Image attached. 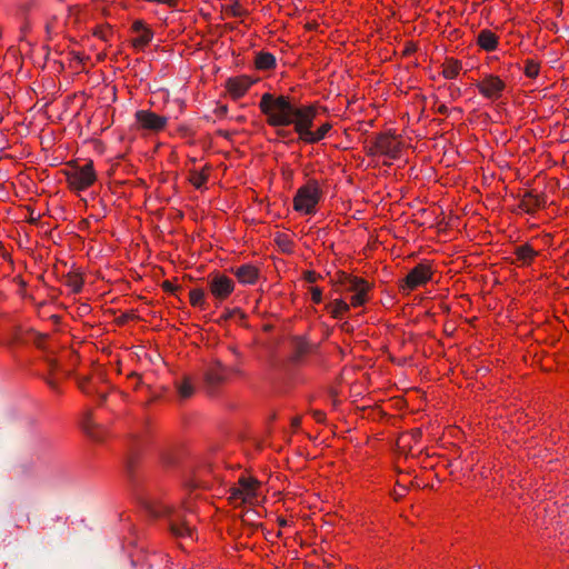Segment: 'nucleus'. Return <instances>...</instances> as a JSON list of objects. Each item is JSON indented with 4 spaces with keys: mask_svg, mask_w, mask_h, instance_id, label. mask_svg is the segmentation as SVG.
<instances>
[{
    "mask_svg": "<svg viewBox=\"0 0 569 569\" xmlns=\"http://www.w3.org/2000/svg\"><path fill=\"white\" fill-rule=\"evenodd\" d=\"M397 493H398V495L396 496V499H398L399 497H401V496H402V493H400V490H397Z\"/></svg>",
    "mask_w": 569,
    "mask_h": 569,
    "instance_id": "nucleus-48",
    "label": "nucleus"
},
{
    "mask_svg": "<svg viewBox=\"0 0 569 569\" xmlns=\"http://www.w3.org/2000/svg\"><path fill=\"white\" fill-rule=\"evenodd\" d=\"M438 112L441 113V114H446L448 112V108L447 106L445 104H441L439 108H438Z\"/></svg>",
    "mask_w": 569,
    "mask_h": 569,
    "instance_id": "nucleus-39",
    "label": "nucleus"
},
{
    "mask_svg": "<svg viewBox=\"0 0 569 569\" xmlns=\"http://www.w3.org/2000/svg\"><path fill=\"white\" fill-rule=\"evenodd\" d=\"M131 29L134 33H137V37L131 41L132 46L137 49L144 48L153 38L152 30L149 29L141 20H136L132 23Z\"/></svg>",
    "mask_w": 569,
    "mask_h": 569,
    "instance_id": "nucleus-12",
    "label": "nucleus"
},
{
    "mask_svg": "<svg viewBox=\"0 0 569 569\" xmlns=\"http://www.w3.org/2000/svg\"><path fill=\"white\" fill-rule=\"evenodd\" d=\"M320 199V190L316 182L308 183L298 189L293 199V208L297 211L310 214L315 211Z\"/></svg>",
    "mask_w": 569,
    "mask_h": 569,
    "instance_id": "nucleus-5",
    "label": "nucleus"
},
{
    "mask_svg": "<svg viewBox=\"0 0 569 569\" xmlns=\"http://www.w3.org/2000/svg\"><path fill=\"white\" fill-rule=\"evenodd\" d=\"M229 499L236 505H241V503H244L247 502L246 500V496H243L242 493V490L240 487H237V488H232L230 490V497Z\"/></svg>",
    "mask_w": 569,
    "mask_h": 569,
    "instance_id": "nucleus-27",
    "label": "nucleus"
},
{
    "mask_svg": "<svg viewBox=\"0 0 569 569\" xmlns=\"http://www.w3.org/2000/svg\"><path fill=\"white\" fill-rule=\"evenodd\" d=\"M258 485L259 482L254 479L244 477L239 479V487L241 488L243 496H246L247 502L257 497Z\"/></svg>",
    "mask_w": 569,
    "mask_h": 569,
    "instance_id": "nucleus-19",
    "label": "nucleus"
},
{
    "mask_svg": "<svg viewBox=\"0 0 569 569\" xmlns=\"http://www.w3.org/2000/svg\"><path fill=\"white\" fill-rule=\"evenodd\" d=\"M27 335L32 337V341L38 348H43L42 341L47 338V336L34 331H30Z\"/></svg>",
    "mask_w": 569,
    "mask_h": 569,
    "instance_id": "nucleus-32",
    "label": "nucleus"
},
{
    "mask_svg": "<svg viewBox=\"0 0 569 569\" xmlns=\"http://www.w3.org/2000/svg\"><path fill=\"white\" fill-rule=\"evenodd\" d=\"M99 396H100L101 401H104V400H106V398H107V395H106V393H100Z\"/></svg>",
    "mask_w": 569,
    "mask_h": 569,
    "instance_id": "nucleus-45",
    "label": "nucleus"
},
{
    "mask_svg": "<svg viewBox=\"0 0 569 569\" xmlns=\"http://www.w3.org/2000/svg\"><path fill=\"white\" fill-rule=\"evenodd\" d=\"M300 426V418L296 417L292 419V427L298 428Z\"/></svg>",
    "mask_w": 569,
    "mask_h": 569,
    "instance_id": "nucleus-41",
    "label": "nucleus"
},
{
    "mask_svg": "<svg viewBox=\"0 0 569 569\" xmlns=\"http://www.w3.org/2000/svg\"><path fill=\"white\" fill-rule=\"evenodd\" d=\"M277 133H278V136H280V137H287V136H289V132H288V131H286L284 129H279V130L277 131Z\"/></svg>",
    "mask_w": 569,
    "mask_h": 569,
    "instance_id": "nucleus-42",
    "label": "nucleus"
},
{
    "mask_svg": "<svg viewBox=\"0 0 569 569\" xmlns=\"http://www.w3.org/2000/svg\"><path fill=\"white\" fill-rule=\"evenodd\" d=\"M189 297H190V303L193 307H200V308L203 307V305H204V291L202 289H200V288L192 289L189 292Z\"/></svg>",
    "mask_w": 569,
    "mask_h": 569,
    "instance_id": "nucleus-25",
    "label": "nucleus"
},
{
    "mask_svg": "<svg viewBox=\"0 0 569 569\" xmlns=\"http://www.w3.org/2000/svg\"><path fill=\"white\" fill-rule=\"evenodd\" d=\"M134 117L140 128L150 131L162 130L168 121L167 117L159 116L150 110H138Z\"/></svg>",
    "mask_w": 569,
    "mask_h": 569,
    "instance_id": "nucleus-9",
    "label": "nucleus"
},
{
    "mask_svg": "<svg viewBox=\"0 0 569 569\" xmlns=\"http://www.w3.org/2000/svg\"><path fill=\"white\" fill-rule=\"evenodd\" d=\"M376 150L389 158L396 159L399 156L400 147L389 133H381L373 143Z\"/></svg>",
    "mask_w": 569,
    "mask_h": 569,
    "instance_id": "nucleus-11",
    "label": "nucleus"
},
{
    "mask_svg": "<svg viewBox=\"0 0 569 569\" xmlns=\"http://www.w3.org/2000/svg\"><path fill=\"white\" fill-rule=\"evenodd\" d=\"M88 383V379H81L78 381V385H79V388L86 392V393H91V389L87 386Z\"/></svg>",
    "mask_w": 569,
    "mask_h": 569,
    "instance_id": "nucleus-36",
    "label": "nucleus"
},
{
    "mask_svg": "<svg viewBox=\"0 0 569 569\" xmlns=\"http://www.w3.org/2000/svg\"><path fill=\"white\" fill-rule=\"evenodd\" d=\"M312 348L313 347L308 341H306L303 338H301V337L293 338L291 360L296 363L300 362L306 355L311 352Z\"/></svg>",
    "mask_w": 569,
    "mask_h": 569,
    "instance_id": "nucleus-16",
    "label": "nucleus"
},
{
    "mask_svg": "<svg viewBox=\"0 0 569 569\" xmlns=\"http://www.w3.org/2000/svg\"><path fill=\"white\" fill-rule=\"evenodd\" d=\"M473 569H480V566H477V567H476V568H473Z\"/></svg>",
    "mask_w": 569,
    "mask_h": 569,
    "instance_id": "nucleus-50",
    "label": "nucleus"
},
{
    "mask_svg": "<svg viewBox=\"0 0 569 569\" xmlns=\"http://www.w3.org/2000/svg\"><path fill=\"white\" fill-rule=\"evenodd\" d=\"M460 68V62L455 60H448L447 63L445 64L442 74L446 79H453L458 76Z\"/></svg>",
    "mask_w": 569,
    "mask_h": 569,
    "instance_id": "nucleus-23",
    "label": "nucleus"
},
{
    "mask_svg": "<svg viewBox=\"0 0 569 569\" xmlns=\"http://www.w3.org/2000/svg\"><path fill=\"white\" fill-rule=\"evenodd\" d=\"M276 66V58L269 52H259L256 57V67L261 70H268Z\"/></svg>",
    "mask_w": 569,
    "mask_h": 569,
    "instance_id": "nucleus-22",
    "label": "nucleus"
},
{
    "mask_svg": "<svg viewBox=\"0 0 569 569\" xmlns=\"http://www.w3.org/2000/svg\"><path fill=\"white\" fill-rule=\"evenodd\" d=\"M546 206L545 196L526 192L520 201V208L528 213H533L538 208Z\"/></svg>",
    "mask_w": 569,
    "mask_h": 569,
    "instance_id": "nucleus-15",
    "label": "nucleus"
},
{
    "mask_svg": "<svg viewBox=\"0 0 569 569\" xmlns=\"http://www.w3.org/2000/svg\"><path fill=\"white\" fill-rule=\"evenodd\" d=\"M46 361H47V363H48V366H49L50 370H54V369H57V368H58V362H57L54 359H52V358H47V360H46Z\"/></svg>",
    "mask_w": 569,
    "mask_h": 569,
    "instance_id": "nucleus-37",
    "label": "nucleus"
},
{
    "mask_svg": "<svg viewBox=\"0 0 569 569\" xmlns=\"http://www.w3.org/2000/svg\"><path fill=\"white\" fill-rule=\"evenodd\" d=\"M432 270L429 264L419 263L415 268H412L408 274L402 280L400 286L402 291H411L417 289L420 286L426 284L431 280Z\"/></svg>",
    "mask_w": 569,
    "mask_h": 569,
    "instance_id": "nucleus-6",
    "label": "nucleus"
},
{
    "mask_svg": "<svg viewBox=\"0 0 569 569\" xmlns=\"http://www.w3.org/2000/svg\"><path fill=\"white\" fill-rule=\"evenodd\" d=\"M279 523H280V526H286L287 521L286 520H280Z\"/></svg>",
    "mask_w": 569,
    "mask_h": 569,
    "instance_id": "nucleus-46",
    "label": "nucleus"
},
{
    "mask_svg": "<svg viewBox=\"0 0 569 569\" xmlns=\"http://www.w3.org/2000/svg\"><path fill=\"white\" fill-rule=\"evenodd\" d=\"M473 569H480V566H477V567H476V568H473Z\"/></svg>",
    "mask_w": 569,
    "mask_h": 569,
    "instance_id": "nucleus-51",
    "label": "nucleus"
},
{
    "mask_svg": "<svg viewBox=\"0 0 569 569\" xmlns=\"http://www.w3.org/2000/svg\"><path fill=\"white\" fill-rule=\"evenodd\" d=\"M310 292H311L312 301H313L315 303H319V302H321L322 291H321V289H320V288H318V287H312V288L310 289Z\"/></svg>",
    "mask_w": 569,
    "mask_h": 569,
    "instance_id": "nucleus-33",
    "label": "nucleus"
},
{
    "mask_svg": "<svg viewBox=\"0 0 569 569\" xmlns=\"http://www.w3.org/2000/svg\"><path fill=\"white\" fill-rule=\"evenodd\" d=\"M313 417L318 422L325 421V413L321 411H313Z\"/></svg>",
    "mask_w": 569,
    "mask_h": 569,
    "instance_id": "nucleus-38",
    "label": "nucleus"
},
{
    "mask_svg": "<svg viewBox=\"0 0 569 569\" xmlns=\"http://www.w3.org/2000/svg\"><path fill=\"white\" fill-rule=\"evenodd\" d=\"M211 293L218 299L227 298L233 291V281L224 274H216L210 281Z\"/></svg>",
    "mask_w": 569,
    "mask_h": 569,
    "instance_id": "nucleus-10",
    "label": "nucleus"
},
{
    "mask_svg": "<svg viewBox=\"0 0 569 569\" xmlns=\"http://www.w3.org/2000/svg\"><path fill=\"white\" fill-rule=\"evenodd\" d=\"M207 177L203 173L194 172L190 179L191 183L197 188H201L202 184L206 182Z\"/></svg>",
    "mask_w": 569,
    "mask_h": 569,
    "instance_id": "nucleus-31",
    "label": "nucleus"
},
{
    "mask_svg": "<svg viewBox=\"0 0 569 569\" xmlns=\"http://www.w3.org/2000/svg\"><path fill=\"white\" fill-rule=\"evenodd\" d=\"M83 431L93 440L101 441L104 437V429L93 420L91 411H87L82 420Z\"/></svg>",
    "mask_w": 569,
    "mask_h": 569,
    "instance_id": "nucleus-14",
    "label": "nucleus"
},
{
    "mask_svg": "<svg viewBox=\"0 0 569 569\" xmlns=\"http://www.w3.org/2000/svg\"><path fill=\"white\" fill-rule=\"evenodd\" d=\"M261 112L267 116V122L271 127L295 126V131L306 143H317L322 140L331 129L329 122L321 124L316 131H312L313 120L317 117V110L312 106H296L288 97H274L271 93H264L259 102Z\"/></svg>",
    "mask_w": 569,
    "mask_h": 569,
    "instance_id": "nucleus-1",
    "label": "nucleus"
},
{
    "mask_svg": "<svg viewBox=\"0 0 569 569\" xmlns=\"http://www.w3.org/2000/svg\"><path fill=\"white\" fill-rule=\"evenodd\" d=\"M149 512L153 517H166L169 521V528L176 537H189L192 539L193 527L191 520L181 511H176L163 503H152L148 506Z\"/></svg>",
    "mask_w": 569,
    "mask_h": 569,
    "instance_id": "nucleus-2",
    "label": "nucleus"
},
{
    "mask_svg": "<svg viewBox=\"0 0 569 569\" xmlns=\"http://www.w3.org/2000/svg\"><path fill=\"white\" fill-rule=\"evenodd\" d=\"M66 284L70 287L73 292H80L83 286V281L80 276L69 273L66 279Z\"/></svg>",
    "mask_w": 569,
    "mask_h": 569,
    "instance_id": "nucleus-26",
    "label": "nucleus"
},
{
    "mask_svg": "<svg viewBox=\"0 0 569 569\" xmlns=\"http://www.w3.org/2000/svg\"><path fill=\"white\" fill-rule=\"evenodd\" d=\"M27 339L23 338L19 332H14L9 343H23Z\"/></svg>",
    "mask_w": 569,
    "mask_h": 569,
    "instance_id": "nucleus-34",
    "label": "nucleus"
},
{
    "mask_svg": "<svg viewBox=\"0 0 569 569\" xmlns=\"http://www.w3.org/2000/svg\"><path fill=\"white\" fill-rule=\"evenodd\" d=\"M328 308L332 317L341 318L342 315L349 310V305L341 299H337Z\"/></svg>",
    "mask_w": 569,
    "mask_h": 569,
    "instance_id": "nucleus-24",
    "label": "nucleus"
},
{
    "mask_svg": "<svg viewBox=\"0 0 569 569\" xmlns=\"http://www.w3.org/2000/svg\"><path fill=\"white\" fill-rule=\"evenodd\" d=\"M477 43L486 51H493L498 46V37L492 31L483 29L478 33Z\"/></svg>",
    "mask_w": 569,
    "mask_h": 569,
    "instance_id": "nucleus-18",
    "label": "nucleus"
},
{
    "mask_svg": "<svg viewBox=\"0 0 569 569\" xmlns=\"http://www.w3.org/2000/svg\"><path fill=\"white\" fill-rule=\"evenodd\" d=\"M163 287H164V289H166L167 291H172V290H173L172 284H171V283H169V282H167V281L163 283Z\"/></svg>",
    "mask_w": 569,
    "mask_h": 569,
    "instance_id": "nucleus-44",
    "label": "nucleus"
},
{
    "mask_svg": "<svg viewBox=\"0 0 569 569\" xmlns=\"http://www.w3.org/2000/svg\"><path fill=\"white\" fill-rule=\"evenodd\" d=\"M230 372L239 373V370L226 367L218 359L208 362L202 369V380L207 392H216L219 386L227 380Z\"/></svg>",
    "mask_w": 569,
    "mask_h": 569,
    "instance_id": "nucleus-3",
    "label": "nucleus"
},
{
    "mask_svg": "<svg viewBox=\"0 0 569 569\" xmlns=\"http://www.w3.org/2000/svg\"><path fill=\"white\" fill-rule=\"evenodd\" d=\"M253 81L249 77L242 76L230 78L227 81V88L233 99H239L248 91Z\"/></svg>",
    "mask_w": 569,
    "mask_h": 569,
    "instance_id": "nucleus-13",
    "label": "nucleus"
},
{
    "mask_svg": "<svg viewBox=\"0 0 569 569\" xmlns=\"http://www.w3.org/2000/svg\"><path fill=\"white\" fill-rule=\"evenodd\" d=\"M176 389L180 399H188L194 393V387L189 377L176 381Z\"/></svg>",
    "mask_w": 569,
    "mask_h": 569,
    "instance_id": "nucleus-21",
    "label": "nucleus"
},
{
    "mask_svg": "<svg viewBox=\"0 0 569 569\" xmlns=\"http://www.w3.org/2000/svg\"><path fill=\"white\" fill-rule=\"evenodd\" d=\"M319 276L315 271H307L305 273V279L310 283L316 282Z\"/></svg>",
    "mask_w": 569,
    "mask_h": 569,
    "instance_id": "nucleus-35",
    "label": "nucleus"
},
{
    "mask_svg": "<svg viewBox=\"0 0 569 569\" xmlns=\"http://www.w3.org/2000/svg\"><path fill=\"white\" fill-rule=\"evenodd\" d=\"M476 87L485 98L497 100L502 96L506 83L495 74H486L481 81L476 82Z\"/></svg>",
    "mask_w": 569,
    "mask_h": 569,
    "instance_id": "nucleus-8",
    "label": "nucleus"
},
{
    "mask_svg": "<svg viewBox=\"0 0 569 569\" xmlns=\"http://www.w3.org/2000/svg\"><path fill=\"white\" fill-rule=\"evenodd\" d=\"M234 276L243 284H252L258 278V269L251 264H242L234 269Z\"/></svg>",
    "mask_w": 569,
    "mask_h": 569,
    "instance_id": "nucleus-17",
    "label": "nucleus"
},
{
    "mask_svg": "<svg viewBox=\"0 0 569 569\" xmlns=\"http://www.w3.org/2000/svg\"><path fill=\"white\" fill-rule=\"evenodd\" d=\"M67 181L70 188L76 190H84L96 181V172L92 161H88L83 166H74L66 171Z\"/></svg>",
    "mask_w": 569,
    "mask_h": 569,
    "instance_id": "nucleus-4",
    "label": "nucleus"
},
{
    "mask_svg": "<svg viewBox=\"0 0 569 569\" xmlns=\"http://www.w3.org/2000/svg\"><path fill=\"white\" fill-rule=\"evenodd\" d=\"M515 254L517 256V259L521 261L522 264L527 266L530 264L533 258L538 254L533 248L526 243L519 247L515 248Z\"/></svg>",
    "mask_w": 569,
    "mask_h": 569,
    "instance_id": "nucleus-20",
    "label": "nucleus"
},
{
    "mask_svg": "<svg viewBox=\"0 0 569 569\" xmlns=\"http://www.w3.org/2000/svg\"><path fill=\"white\" fill-rule=\"evenodd\" d=\"M473 569H480V566H477V567H476V568H473Z\"/></svg>",
    "mask_w": 569,
    "mask_h": 569,
    "instance_id": "nucleus-49",
    "label": "nucleus"
},
{
    "mask_svg": "<svg viewBox=\"0 0 569 569\" xmlns=\"http://www.w3.org/2000/svg\"><path fill=\"white\" fill-rule=\"evenodd\" d=\"M129 318H131V316H129V315H122V316L119 318V320H118V321H119L120 323H123V322H126Z\"/></svg>",
    "mask_w": 569,
    "mask_h": 569,
    "instance_id": "nucleus-43",
    "label": "nucleus"
},
{
    "mask_svg": "<svg viewBox=\"0 0 569 569\" xmlns=\"http://www.w3.org/2000/svg\"><path fill=\"white\" fill-rule=\"evenodd\" d=\"M539 73V64L533 60H527L525 66V74L529 78H536Z\"/></svg>",
    "mask_w": 569,
    "mask_h": 569,
    "instance_id": "nucleus-28",
    "label": "nucleus"
},
{
    "mask_svg": "<svg viewBox=\"0 0 569 569\" xmlns=\"http://www.w3.org/2000/svg\"><path fill=\"white\" fill-rule=\"evenodd\" d=\"M342 284L347 291L353 292L351 297V305L353 307L362 306L366 302L367 293L370 289V286L366 280L343 274Z\"/></svg>",
    "mask_w": 569,
    "mask_h": 569,
    "instance_id": "nucleus-7",
    "label": "nucleus"
},
{
    "mask_svg": "<svg viewBox=\"0 0 569 569\" xmlns=\"http://www.w3.org/2000/svg\"><path fill=\"white\" fill-rule=\"evenodd\" d=\"M276 242L281 248L282 251H284V252L291 251L292 242L287 236L278 234L276 238Z\"/></svg>",
    "mask_w": 569,
    "mask_h": 569,
    "instance_id": "nucleus-29",
    "label": "nucleus"
},
{
    "mask_svg": "<svg viewBox=\"0 0 569 569\" xmlns=\"http://www.w3.org/2000/svg\"><path fill=\"white\" fill-rule=\"evenodd\" d=\"M226 12L233 17H240L246 13V10L242 9V7L236 2L226 8Z\"/></svg>",
    "mask_w": 569,
    "mask_h": 569,
    "instance_id": "nucleus-30",
    "label": "nucleus"
},
{
    "mask_svg": "<svg viewBox=\"0 0 569 569\" xmlns=\"http://www.w3.org/2000/svg\"><path fill=\"white\" fill-rule=\"evenodd\" d=\"M47 383L50 386V388L57 390V382L52 379H48Z\"/></svg>",
    "mask_w": 569,
    "mask_h": 569,
    "instance_id": "nucleus-40",
    "label": "nucleus"
},
{
    "mask_svg": "<svg viewBox=\"0 0 569 569\" xmlns=\"http://www.w3.org/2000/svg\"><path fill=\"white\" fill-rule=\"evenodd\" d=\"M397 493H398V495L396 496V499H398L399 497H401V496H402V493H400V490H397Z\"/></svg>",
    "mask_w": 569,
    "mask_h": 569,
    "instance_id": "nucleus-47",
    "label": "nucleus"
}]
</instances>
